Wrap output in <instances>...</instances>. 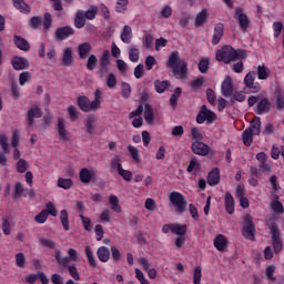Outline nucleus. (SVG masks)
<instances>
[{"mask_svg":"<svg viewBox=\"0 0 284 284\" xmlns=\"http://www.w3.org/2000/svg\"><path fill=\"white\" fill-rule=\"evenodd\" d=\"M247 54L243 50H234L230 45H225L222 49L217 50L215 59L217 61H223V63H232L236 59H246Z\"/></svg>","mask_w":284,"mask_h":284,"instance_id":"1","label":"nucleus"},{"mask_svg":"<svg viewBox=\"0 0 284 284\" xmlns=\"http://www.w3.org/2000/svg\"><path fill=\"white\" fill-rule=\"evenodd\" d=\"M168 65L172 68L174 74L179 75V79H185V74H187V63L185 61L179 62V51L171 53Z\"/></svg>","mask_w":284,"mask_h":284,"instance_id":"2","label":"nucleus"},{"mask_svg":"<svg viewBox=\"0 0 284 284\" xmlns=\"http://www.w3.org/2000/svg\"><path fill=\"white\" fill-rule=\"evenodd\" d=\"M53 256L61 267H68L71 261H73L74 263L79 261V252H77V250L74 248L68 250V256H63L61 250H55Z\"/></svg>","mask_w":284,"mask_h":284,"instance_id":"3","label":"nucleus"},{"mask_svg":"<svg viewBox=\"0 0 284 284\" xmlns=\"http://www.w3.org/2000/svg\"><path fill=\"white\" fill-rule=\"evenodd\" d=\"M169 201L172 203L179 214H183V212L187 210V200H185V195L181 194L180 192H171L169 195Z\"/></svg>","mask_w":284,"mask_h":284,"instance_id":"4","label":"nucleus"},{"mask_svg":"<svg viewBox=\"0 0 284 284\" xmlns=\"http://www.w3.org/2000/svg\"><path fill=\"white\" fill-rule=\"evenodd\" d=\"M254 234H256V226L254 225V219L250 214L244 215V224L242 227V235L248 241H254Z\"/></svg>","mask_w":284,"mask_h":284,"instance_id":"5","label":"nucleus"},{"mask_svg":"<svg viewBox=\"0 0 284 284\" xmlns=\"http://www.w3.org/2000/svg\"><path fill=\"white\" fill-rule=\"evenodd\" d=\"M78 106L82 112H98V110H101L99 102L94 100L91 101L90 98L85 95L78 98Z\"/></svg>","mask_w":284,"mask_h":284,"instance_id":"6","label":"nucleus"},{"mask_svg":"<svg viewBox=\"0 0 284 284\" xmlns=\"http://www.w3.org/2000/svg\"><path fill=\"white\" fill-rule=\"evenodd\" d=\"M205 121H207V123H214V121H216V114L209 110V108L206 105H202L197 116H196V122L197 123H205Z\"/></svg>","mask_w":284,"mask_h":284,"instance_id":"7","label":"nucleus"},{"mask_svg":"<svg viewBox=\"0 0 284 284\" xmlns=\"http://www.w3.org/2000/svg\"><path fill=\"white\" fill-rule=\"evenodd\" d=\"M271 233H272L274 252L278 254V252L283 250V242H281V231L278 230V226L272 225Z\"/></svg>","mask_w":284,"mask_h":284,"instance_id":"8","label":"nucleus"},{"mask_svg":"<svg viewBox=\"0 0 284 284\" xmlns=\"http://www.w3.org/2000/svg\"><path fill=\"white\" fill-rule=\"evenodd\" d=\"M255 77H256V73L248 72L244 78L245 88L253 93L261 91V84H258L257 82H254Z\"/></svg>","mask_w":284,"mask_h":284,"instance_id":"9","label":"nucleus"},{"mask_svg":"<svg viewBox=\"0 0 284 284\" xmlns=\"http://www.w3.org/2000/svg\"><path fill=\"white\" fill-rule=\"evenodd\" d=\"M235 19H237L241 30L245 32L250 28V18L245 14L243 8L235 9Z\"/></svg>","mask_w":284,"mask_h":284,"instance_id":"10","label":"nucleus"},{"mask_svg":"<svg viewBox=\"0 0 284 284\" xmlns=\"http://www.w3.org/2000/svg\"><path fill=\"white\" fill-rule=\"evenodd\" d=\"M57 132L60 141H70V131L65 126V119L58 118Z\"/></svg>","mask_w":284,"mask_h":284,"instance_id":"11","label":"nucleus"},{"mask_svg":"<svg viewBox=\"0 0 284 284\" xmlns=\"http://www.w3.org/2000/svg\"><path fill=\"white\" fill-rule=\"evenodd\" d=\"M191 148L193 154H197L199 156H207L210 154V146L199 140H195Z\"/></svg>","mask_w":284,"mask_h":284,"instance_id":"12","label":"nucleus"},{"mask_svg":"<svg viewBox=\"0 0 284 284\" xmlns=\"http://www.w3.org/2000/svg\"><path fill=\"white\" fill-rule=\"evenodd\" d=\"M221 92L223 97L230 98L234 92V84L232 81V77L226 75L225 80L222 82Z\"/></svg>","mask_w":284,"mask_h":284,"instance_id":"13","label":"nucleus"},{"mask_svg":"<svg viewBox=\"0 0 284 284\" xmlns=\"http://www.w3.org/2000/svg\"><path fill=\"white\" fill-rule=\"evenodd\" d=\"M43 116V112L41 108L37 104H33L28 111V123L29 125H34L36 119H41Z\"/></svg>","mask_w":284,"mask_h":284,"instance_id":"14","label":"nucleus"},{"mask_svg":"<svg viewBox=\"0 0 284 284\" xmlns=\"http://www.w3.org/2000/svg\"><path fill=\"white\" fill-rule=\"evenodd\" d=\"M213 245L216 248L217 252H226L227 250V237L223 234H219L214 241Z\"/></svg>","mask_w":284,"mask_h":284,"instance_id":"15","label":"nucleus"},{"mask_svg":"<svg viewBox=\"0 0 284 284\" xmlns=\"http://www.w3.org/2000/svg\"><path fill=\"white\" fill-rule=\"evenodd\" d=\"M110 70V51L104 50L100 58V72L105 74Z\"/></svg>","mask_w":284,"mask_h":284,"instance_id":"16","label":"nucleus"},{"mask_svg":"<svg viewBox=\"0 0 284 284\" xmlns=\"http://www.w3.org/2000/svg\"><path fill=\"white\" fill-rule=\"evenodd\" d=\"M11 63L14 70H28V68H30V62L28 59L22 57H14Z\"/></svg>","mask_w":284,"mask_h":284,"instance_id":"17","label":"nucleus"},{"mask_svg":"<svg viewBox=\"0 0 284 284\" xmlns=\"http://www.w3.org/2000/svg\"><path fill=\"white\" fill-rule=\"evenodd\" d=\"M74 50L72 49V47H67L63 50V55H62V65H64L65 68H70V65H72V63L74 62V57H72Z\"/></svg>","mask_w":284,"mask_h":284,"instance_id":"18","label":"nucleus"},{"mask_svg":"<svg viewBox=\"0 0 284 284\" xmlns=\"http://www.w3.org/2000/svg\"><path fill=\"white\" fill-rule=\"evenodd\" d=\"M72 34H74V29H72V27H62L55 31L59 41H65V39L72 37Z\"/></svg>","mask_w":284,"mask_h":284,"instance_id":"19","label":"nucleus"},{"mask_svg":"<svg viewBox=\"0 0 284 284\" xmlns=\"http://www.w3.org/2000/svg\"><path fill=\"white\" fill-rule=\"evenodd\" d=\"M84 128L88 134H94V130H97V115H88L85 119Z\"/></svg>","mask_w":284,"mask_h":284,"instance_id":"20","label":"nucleus"},{"mask_svg":"<svg viewBox=\"0 0 284 284\" xmlns=\"http://www.w3.org/2000/svg\"><path fill=\"white\" fill-rule=\"evenodd\" d=\"M272 108V104L270 103V100L267 98H263L257 103L256 114H267Z\"/></svg>","mask_w":284,"mask_h":284,"instance_id":"21","label":"nucleus"},{"mask_svg":"<svg viewBox=\"0 0 284 284\" xmlns=\"http://www.w3.org/2000/svg\"><path fill=\"white\" fill-rule=\"evenodd\" d=\"M144 121L148 125H154V109L150 104L144 105Z\"/></svg>","mask_w":284,"mask_h":284,"instance_id":"22","label":"nucleus"},{"mask_svg":"<svg viewBox=\"0 0 284 284\" xmlns=\"http://www.w3.org/2000/svg\"><path fill=\"white\" fill-rule=\"evenodd\" d=\"M92 179H94V172L91 171L90 169H81L80 171V181L84 184L90 183V181H92Z\"/></svg>","mask_w":284,"mask_h":284,"instance_id":"23","label":"nucleus"},{"mask_svg":"<svg viewBox=\"0 0 284 284\" xmlns=\"http://www.w3.org/2000/svg\"><path fill=\"white\" fill-rule=\"evenodd\" d=\"M80 59H88L90 52H92V44L84 42L78 47Z\"/></svg>","mask_w":284,"mask_h":284,"instance_id":"24","label":"nucleus"},{"mask_svg":"<svg viewBox=\"0 0 284 284\" xmlns=\"http://www.w3.org/2000/svg\"><path fill=\"white\" fill-rule=\"evenodd\" d=\"M246 130H250L252 134L258 136V134H261V118H254Z\"/></svg>","mask_w":284,"mask_h":284,"instance_id":"25","label":"nucleus"},{"mask_svg":"<svg viewBox=\"0 0 284 284\" xmlns=\"http://www.w3.org/2000/svg\"><path fill=\"white\" fill-rule=\"evenodd\" d=\"M219 181H221V173L219 169H214L212 172L209 173L207 183L211 186L219 185Z\"/></svg>","mask_w":284,"mask_h":284,"instance_id":"26","label":"nucleus"},{"mask_svg":"<svg viewBox=\"0 0 284 284\" xmlns=\"http://www.w3.org/2000/svg\"><path fill=\"white\" fill-rule=\"evenodd\" d=\"M224 203H225V210H226L227 214H233L234 213V197L232 196V193H230V192L225 193Z\"/></svg>","mask_w":284,"mask_h":284,"instance_id":"27","label":"nucleus"},{"mask_svg":"<svg viewBox=\"0 0 284 284\" xmlns=\"http://www.w3.org/2000/svg\"><path fill=\"white\" fill-rule=\"evenodd\" d=\"M98 258L99 261H101V263H108V261H110V248L105 247V246H100L98 248Z\"/></svg>","mask_w":284,"mask_h":284,"instance_id":"28","label":"nucleus"},{"mask_svg":"<svg viewBox=\"0 0 284 284\" xmlns=\"http://www.w3.org/2000/svg\"><path fill=\"white\" fill-rule=\"evenodd\" d=\"M222 37H223V23H217L214 27V33H213V39H212L213 45H217V43L221 41Z\"/></svg>","mask_w":284,"mask_h":284,"instance_id":"29","label":"nucleus"},{"mask_svg":"<svg viewBox=\"0 0 284 284\" xmlns=\"http://www.w3.org/2000/svg\"><path fill=\"white\" fill-rule=\"evenodd\" d=\"M120 39L123 43H130L132 41V27L124 26Z\"/></svg>","mask_w":284,"mask_h":284,"instance_id":"30","label":"nucleus"},{"mask_svg":"<svg viewBox=\"0 0 284 284\" xmlns=\"http://www.w3.org/2000/svg\"><path fill=\"white\" fill-rule=\"evenodd\" d=\"M14 44L17 45V48H19V50H23L24 52H28V50H30V43L22 37L14 36Z\"/></svg>","mask_w":284,"mask_h":284,"instance_id":"31","label":"nucleus"},{"mask_svg":"<svg viewBox=\"0 0 284 284\" xmlns=\"http://www.w3.org/2000/svg\"><path fill=\"white\" fill-rule=\"evenodd\" d=\"M172 234H176V236H185V234H187V225L173 223Z\"/></svg>","mask_w":284,"mask_h":284,"instance_id":"32","label":"nucleus"},{"mask_svg":"<svg viewBox=\"0 0 284 284\" xmlns=\"http://www.w3.org/2000/svg\"><path fill=\"white\" fill-rule=\"evenodd\" d=\"M74 26L81 29L85 26V11L79 10L75 14Z\"/></svg>","mask_w":284,"mask_h":284,"instance_id":"33","label":"nucleus"},{"mask_svg":"<svg viewBox=\"0 0 284 284\" xmlns=\"http://www.w3.org/2000/svg\"><path fill=\"white\" fill-rule=\"evenodd\" d=\"M254 136H256V135L254 133H252V131H250V129H245L242 133V139H243L244 145L250 148V145H252V143L254 141Z\"/></svg>","mask_w":284,"mask_h":284,"instance_id":"34","label":"nucleus"},{"mask_svg":"<svg viewBox=\"0 0 284 284\" xmlns=\"http://www.w3.org/2000/svg\"><path fill=\"white\" fill-rule=\"evenodd\" d=\"M154 88L159 94H163L170 88V81L155 80Z\"/></svg>","mask_w":284,"mask_h":284,"instance_id":"35","label":"nucleus"},{"mask_svg":"<svg viewBox=\"0 0 284 284\" xmlns=\"http://www.w3.org/2000/svg\"><path fill=\"white\" fill-rule=\"evenodd\" d=\"M200 170H201V163L199 162V160H196V158H193L190 161V164L186 171L190 172V174H197Z\"/></svg>","mask_w":284,"mask_h":284,"instance_id":"36","label":"nucleus"},{"mask_svg":"<svg viewBox=\"0 0 284 284\" xmlns=\"http://www.w3.org/2000/svg\"><path fill=\"white\" fill-rule=\"evenodd\" d=\"M109 203L113 212H116V214H121V205H119V197L116 195H110Z\"/></svg>","mask_w":284,"mask_h":284,"instance_id":"37","label":"nucleus"},{"mask_svg":"<svg viewBox=\"0 0 284 284\" xmlns=\"http://www.w3.org/2000/svg\"><path fill=\"white\" fill-rule=\"evenodd\" d=\"M275 273H276V265L271 264L266 267L265 274H266V278H267V281H270V283H276V277H274Z\"/></svg>","mask_w":284,"mask_h":284,"instance_id":"38","label":"nucleus"},{"mask_svg":"<svg viewBox=\"0 0 284 284\" xmlns=\"http://www.w3.org/2000/svg\"><path fill=\"white\" fill-rule=\"evenodd\" d=\"M39 243L42 247H48L49 250H54L57 247V242L50 237H40Z\"/></svg>","mask_w":284,"mask_h":284,"instance_id":"39","label":"nucleus"},{"mask_svg":"<svg viewBox=\"0 0 284 284\" xmlns=\"http://www.w3.org/2000/svg\"><path fill=\"white\" fill-rule=\"evenodd\" d=\"M271 207L275 214H283L284 213V207L283 203L278 201V196H275V199L271 202Z\"/></svg>","mask_w":284,"mask_h":284,"instance_id":"40","label":"nucleus"},{"mask_svg":"<svg viewBox=\"0 0 284 284\" xmlns=\"http://www.w3.org/2000/svg\"><path fill=\"white\" fill-rule=\"evenodd\" d=\"M13 6L14 8H17V10H20L24 14H28V12H30V7L23 0H13Z\"/></svg>","mask_w":284,"mask_h":284,"instance_id":"41","label":"nucleus"},{"mask_svg":"<svg viewBox=\"0 0 284 284\" xmlns=\"http://www.w3.org/2000/svg\"><path fill=\"white\" fill-rule=\"evenodd\" d=\"M74 185V182L72 179H63L59 178L58 179V187H61L62 190H70Z\"/></svg>","mask_w":284,"mask_h":284,"instance_id":"42","label":"nucleus"},{"mask_svg":"<svg viewBox=\"0 0 284 284\" xmlns=\"http://www.w3.org/2000/svg\"><path fill=\"white\" fill-rule=\"evenodd\" d=\"M270 78V70L265 65L257 67V79L266 81Z\"/></svg>","mask_w":284,"mask_h":284,"instance_id":"43","label":"nucleus"},{"mask_svg":"<svg viewBox=\"0 0 284 284\" xmlns=\"http://www.w3.org/2000/svg\"><path fill=\"white\" fill-rule=\"evenodd\" d=\"M60 221L62 223L63 230H65V232H68L70 230V220L68 217V211L67 210H62L60 212Z\"/></svg>","mask_w":284,"mask_h":284,"instance_id":"44","label":"nucleus"},{"mask_svg":"<svg viewBox=\"0 0 284 284\" xmlns=\"http://www.w3.org/2000/svg\"><path fill=\"white\" fill-rule=\"evenodd\" d=\"M129 0H118L115 3V12L123 14L128 10Z\"/></svg>","mask_w":284,"mask_h":284,"instance_id":"45","label":"nucleus"},{"mask_svg":"<svg viewBox=\"0 0 284 284\" xmlns=\"http://www.w3.org/2000/svg\"><path fill=\"white\" fill-rule=\"evenodd\" d=\"M85 254L89 265H91V267H97V258L94 257V253H92V248L90 247V245L85 246Z\"/></svg>","mask_w":284,"mask_h":284,"instance_id":"46","label":"nucleus"},{"mask_svg":"<svg viewBox=\"0 0 284 284\" xmlns=\"http://www.w3.org/2000/svg\"><path fill=\"white\" fill-rule=\"evenodd\" d=\"M207 21V9H202L200 13H197L195 18L196 26H203Z\"/></svg>","mask_w":284,"mask_h":284,"instance_id":"47","label":"nucleus"},{"mask_svg":"<svg viewBox=\"0 0 284 284\" xmlns=\"http://www.w3.org/2000/svg\"><path fill=\"white\" fill-rule=\"evenodd\" d=\"M67 267L70 276L73 278V281H81V275L79 274V270H77L75 265H68Z\"/></svg>","mask_w":284,"mask_h":284,"instance_id":"48","label":"nucleus"},{"mask_svg":"<svg viewBox=\"0 0 284 284\" xmlns=\"http://www.w3.org/2000/svg\"><path fill=\"white\" fill-rule=\"evenodd\" d=\"M128 150L135 163L141 162V155L139 154V149L134 145H128Z\"/></svg>","mask_w":284,"mask_h":284,"instance_id":"49","label":"nucleus"},{"mask_svg":"<svg viewBox=\"0 0 284 284\" xmlns=\"http://www.w3.org/2000/svg\"><path fill=\"white\" fill-rule=\"evenodd\" d=\"M99 12V8L92 6L84 12V19H88L89 21H92L93 19H97V13Z\"/></svg>","mask_w":284,"mask_h":284,"instance_id":"50","label":"nucleus"},{"mask_svg":"<svg viewBox=\"0 0 284 284\" xmlns=\"http://www.w3.org/2000/svg\"><path fill=\"white\" fill-rule=\"evenodd\" d=\"M68 114H69V119L71 121H78L79 120V109H77V106L74 105H69L68 106Z\"/></svg>","mask_w":284,"mask_h":284,"instance_id":"51","label":"nucleus"},{"mask_svg":"<svg viewBox=\"0 0 284 284\" xmlns=\"http://www.w3.org/2000/svg\"><path fill=\"white\" fill-rule=\"evenodd\" d=\"M210 68V58H202L199 63V70L202 74H206Z\"/></svg>","mask_w":284,"mask_h":284,"instance_id":"52","label":"nucleus"},{"mask_svg":"<svg viewBox=\"0 0 284 284\" xmlns=\"http://www.w3.org/2000/svg\"><path fill=\"white\" fill-rule=\"evenodd\" d=\"M123 169V165L121 164V159L119 156H115L111 160V170L112 172H120Z\"/></svg>","mask_w":284,"mask_h":284,"instance_id":"53","label":"nucleus"},{"mask_svg":"<svg viewBox=\"0 0 284 284\" xmlns=\"http://www.w3.org/2000/svg\"><path fill=\"white\" fill-rule=\"evenodd\" d=\"M98 63H99V59H97V55L91 54L87 62L88 70H90V72H92L93 70L97 69Z\"/></svg>","mask_w":284,"mask_h":284,"instance_id":"54","label":"nucleus"},{"mask_svg":"<svg viewBox=\"0 0 284 284\" xmlns=\"http://www.w3.org/2000/svg\"><path fill=\"white\" fill-rule=\"evenodd\" d=\"M16 265L20 267V270H24L26 267V255L23 253L16 254Z\"/></svg>","mask_w":284,"mask_h":284,"instance_id":"55","label":"nucleus"},{"mask_svg":"<svg viewBox=\"0 0 284 284\" xmlns=\"http://www.w3.org/2000/svg\"><path fill=\"white\" fill-rule=\"evenodd\" d=\"M28 168H30V164L28 161L20 159L17 163V171L20 172V174H23V172H28Z\"/></svg>","mask_w":284,"mask_h":284,"instance_id":"56","label":"nucleus"},{"mask_svg":"<svg viewBox=\"0 0 284 284\" xmlns=\"http://www.w3.org/2000/svg\"><path fill=\"white\" fill-rule=\"evenodd\" d=\"M121 90H122V97L124 99H130V95L132 94V88L128 82H122Z\"/></svg>","mask_w":284,"mask_h":284,"instance_id":"57","label":"nucleus"},{"mask_svg":"<svg viewBox=\"0 0 284 284\" xmlns=\"http://www.w3.org/2000/svg\"><path fill=\"white\" fill-rule=\"evenodd\" d=\"M139 49L136 48H131L129 49V59L130 61H132V63H139Z\"/></svg>","mask_w":284,"mask_h":284,"instance_id":"58","label":"nucleus"},{"mask_svg":"<svg viewBox=\"0 0 284 284\" xmlns=\"http://www.w3.org/2000/svg\"><path fill=\"white\" fill-rule=\"evenodd\" d=\"M135 278H138L139 283L141 284H150V281L145 277V274H143V271L140 268H135Z\"/></svg>","mask_w":284,"mask_h":284,"instance_id":"59","label":"nucleus"},{"mask_svg":"<svg viewBox=\"0 0 284 284\" xmlns=\"http://www.w3.org/2000/svg\"><path fill=\"white\" fill-rule=\"evenodd\" d=\"M181 88H176L173 92V94L170 98V103L173 108H175L176 103L179 102V98L181 97Z\"/></svg>","mask_w":284,"mask_h":284,"instance_id":"60","label":"nucleus"},{"mask_svg":"<svg viewBox=\"0 0 284 284\" xmlns=\"http://www.w3.org/2000/svg\"><path fill=\"white\" fill-rule=\"evenodd\" d=\"M80 219L82 221V225L84 227V230L87 232H92V220H90V217H87V216H83V215H80Z\"/></svg>","mask_w":284,"mask_h":284,"instance_id":"61","label":"nucleus"},{"mask_svg":"<svg viewBox=\"0 0 284 284\" xmlns=\"http://www.w3.org/2000/svg\"><path fill=\"white\" fill-rule=\"evenodd\" d=\"M203 277V272L201 270V266H197L194 268V274H193V283L194 284H201V278Z\"/></svg>","mask_w":284,"mask_h":284,"instance_id":"62","label":"nucleus"},{"mask_svg":"<svg viewBox=\"0 0 284 284\" xmlns=\"http://www.w3.org/2000/svg\"><path fill=\"white\" fill-rule=\"evenodd\" d=\"M106 85L110 90H114V88H116V75H114V73H110L106 77Z\"/></svg>","mask_w":284,"mask_h":284,"instance_id":"63","label":"nucleus"},{"mask_svg":"<svg viewBox=\"0 0 284 284\" xmlns=\"http://www.w3.org/2000/svg\"><path fill=\"white\" fill-rule=\"evenodd\" d=\"M145 70H152V68H154V65H156V58L152 57V55H148L145 58Z\"/></svg>","mask_w":284,"mask_h":284,"instance_id":"64","label":"nucleus"}]
</instances>
